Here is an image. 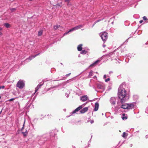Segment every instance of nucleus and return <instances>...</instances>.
Here are the masks:
<instances>
[{"label": "nucleus", "mask_w": 148, "mask_h": 148, "mask_svg": "<svg viewBox=\"0 0 148 148\" xmlns=\"http://www.w3.org/2000/svg\"><path fill=\"white\" fill-rule=\"evenodd\" d=\"M24 124H23V126L22 127L21 131L22 132V133L23 134V136H24L25 137L27 136V134H28V132H27V130H26L25 132H24L23 131V129H24Z\"/></svg>", "instance_id": "nucleus-7"}, {"label": "nucleus", "mask_w": 148, "mask_h": 148, "mask_svg": "<svg viewBox=\"0 0 148 148\" xmlns=\"http://www.w3.org/2000/svg\"><path fill=\"white\" fill-rule=\"evenodd\" d=\"M90 123L91 124H92L94 123V121L92 120L90 121Z\"/></svg>", "instance_id": "nucleus-35"}, {"label": "nucleus", "mask_w": 148, "mask_h": 148, "mask_svg": "<svg viewBox=\"0 0 148 148\" xmlns=\"http://www.w3.org/2000/svg\"><path fill=\"white\" fill-rule=\"evenodd\" d=\"M105 46H106V45H103V47H105Z\"/></svg>", "instance_id": "nucleus-39"}, {"label": "nucleus", "mask_w": 148, "mask_h": 148, "mask_svg": "<svg viewBox=\"0 0 148 148\" xmlns=\"http://www.w3.org/2000/svg\"><path fill=\"white\" fill-rule=\"evenodd\" d=\"M116 99L114 97H111L110 99V102L112 105H114L116 101Z\"/></svg>", "instance_id": "nucleus-5"}, {"label": "nucleus", "mask_w": 148, "mask_h": 148, "mask_svg": "<svg viewBox=\"0 0 148 148\" xmlns=\"http://www.w3.org/2000/svg\"><path fill=\"white\" fill-rule=\"evenodd\" d=\"M0 71H1V70H0Z\"/></svg>", "instance_id": "nucleus-46"}, {"label": "nucleus", "mask_w": 148, "mask_h": 148, "mask_svg": "<svg viewBox=\"0 0 148 148\" xmlns=\"http://www.w3.org/2000/svg\"><path fill=\"white\" fill-rule=\"evenodd\" d=\"M71 74V73H70L69 74H67L66 75V76L67 77H68Z\"/></svg>", "instance_id": "nucleus-31"}, {"label": "nucleus", "mask_w": 148, "mask_h": 148, "mask_svg": "<svg viewBox=\"0 0 148 148\" xmlns=\"http://www.w3.org/2000/svg\"><path fill=\"white\" fill-rule=\"evenodd\" d=\"M143 22V20H141L139 22H140V23H142Z\"/></svg>", "instance_id": "nucleus-36"}, {"label": "nucleus", "mask_w": 148, "mask_h": 148, "mask_svg": "<svg viewBox=\"0 0 148 148\" xmlns=\"http://www.w3.org/2000/svg\"><path fill=\"white\" fill-rule=\"evenodd\" d=\"M42 33V30H40L38 31V34L39 36H41Z\"/></svg>", "instance_id": "nucleus-23"}, {"label": "nucleus", "mask_w": 148, "mask_h": 148, "mask_svg": "<svg viewBox=\"0 0 148 148\" xmlns=\"http://www.w3.org/2000/svg\"><path fill=\"white\" fill-rule=\"evenodd\" d=\"M15 99V98H12V99H9V101H12L14 100Z\"/></svg>", "instance_id": "nucleus-28"}, {"label": "nucleus", "mask_w": 148, "mask_h": 148, "mask_svg": "<svg viewBox=\"0 0 148 148\" xmlns=\"http://www.w3.org/2000/svg\"><path fill=\"white\" fill-rule=\"evenodd\" d=\"M125 84L123 83L120 85L118 90V97L121 99V102L122 103L129 99L128 97L126 95V91L125 89Z\"/></svg>", "instance_id": "nucleus-1"}, {"label": "nucleus", "mask_w": 148, "mask_h": 148, "mask_svg": "<svg viewBox=\"0 0 148 148\" xmlns=\"http://www.w3.org/2000/svg\"><path fill=\"white\" fill-rule=\"evenodd\" d=\"M143 19L144 20H147V18L145 16H144L143 17Z\"/></svg>", "instance_id": "nucleus-30"}, {"label": "nucleus", "mask_w": 148, "mask_h": 148, "mask_svg": "<svg viewBox=\"0 0 148 148\" xmlns=\"http://www.w3.org/2000/svg\"><path fill=\"white\" fill-rule=\"evenodd\" d=\"M112 73V71H110V72H109V74H110V73Z\"/></svg>", "instance_id": "nucleus-38"}, {"label": "nucleus", "mask_w": 148, "mask_h": 148, "mask_svg": "<svg viewBox=\"0 0 148 148\" xmlns=\"http://www.w3.org/2000/svg\"><path fill=\"white\" fill-rule=\"evenodd\" d=\"M1 96H0V99H1Z\"/></svg>", "instance_id": "nucleus-45"}, {"label": "nucleus", "mask_w": 148, "mask_h": 148, "mask_svg": "<svg viewBox=\"0 0 148 148\" xmlns=\"http://www.w3.org/2000/svg\"><path fill=\"white\" fill-rule=\"evenodd\" d=\"M25 86L24 82L21 80H19L16 86L20 88H22Z\"/></svg>", "instance_id": "nucleus-3"}, {"label": "nucleus", "mask_w": 148, "mask_h": 148, "mask_svg": "<svg viewBox=\"0 0 148 148\" xmlns=\"http://www.w3.org/2000/svg\"><path fill=\"white\" fill-rule=\"evenodd\" d=\"M71 0H64V1L67 3L68 5H71V4L70 2Z\"/></svg>", "instance_id": "nucleus-20"}, {"label": "nucleus", "mask_w": 148, "mask_h": 148, "mask_svg": "<svg viewBox=\"0 0 148 148\" xmlns=\"http://www.w3.org/2000/svg\"><path fill=\"white\" fill-rule=\"evenodd\" d=\"M81 113H84L85 112H80Z\"/></svg>", "instance_id": "nucleus-37"}, {"label": "nucleus", "mask_w": 148, "mask_h": 148, "mask_svg": "<svg viewBox=\"0 0 148 148\" xmlns=\"http://www.w3.org/2000/svg\"><path fill=\"white\" fill-rule=\"evenodd\" d=\"M86 53L87 51L85 50H83L80 53L82 54H85Z\"/></svg>", "instance_id": "nucleus-21"}, {"label": "nucleus", "mask_w": 148, "mask_h": 148, "mask_svg": "<svg viewBox=\"0 0 148 148\" xmlns=\"http://www.w3.org/2000/svg\"><path fill=\"white\" fill-rule=\"evenodd\" d=\"M88 97L86 95L82 96L80 98V99L83 101H85L88 99Z\"/></svg>", "instance_id": "nucleus-9"}, {"label": "nucleus", "mask_w": 148, "mask_h": 148, "mask_svg": "<svg viewBox=\"0 0 148 148\" xmlns=\"http://www.w3.org/2000/svg\"><path fill=\"white\" fill-rule=\"evenodd\" d=\"M93 71H91L89 73V74L88 76L89 78L90 77L92 76Z\"/></svg>", "instance_id": "nucleus-18"}, {"label": "nucleus", "mask_w": 148, "mask_h": 148, "mask_svg": "<svg viewBox=\"0 0 148 148\" xmlns=\"http://www.w3.org/2000/svg\"><path fill=\"white\" fill-rule=\"evenodd\" d=\"M123 117H122V119L124 120V119H127V116H125V114H123Z\"/></svg>", "instance_id": "nucleus-19"}, {"label": "nucleus", "mask_w": 148, "mask_h": 148, "mask_svg": "<svg viewBox=\"0 0 148 148\" xmlns=\"http://www.w3.org/2000/svg\"><path fill=\"white\" fill-rule=\"evenodd\" d=\"M101 37L103 41H106L108 38V33L105 32H103L101 35Z\"/></svg>", "instance_id": "nucleus-4"}, {"label": "nucleus", "mask_w": 148, "mask_h": 148, "mask_svg": "<svg viewBox=\"0 0 148 148\" xmlns=\"http://www.w3.org/2000/svg\"><path fill=\"white\" fill-rule=\"evenodd\" d=\"M88 110V108L87 107L84 108L81 111H87Z\"/></svg>", "instance_id": "nucleus-25"}, {"label": "nucleus", "mask_w": 148, "mask_h": 148, "mask_svg": "<svg viewBox=\"0 0 148 148\" xmlns=\"http://www.w3.org/2000/svg\"><path fill=\"white\" fill-rule=\"evenodd\" d=\"M71 79H69L66 81V83H68L71 81Z\"/></svg>", "instance_id": "nucleus-32"}, {"label": "nucleus", "mask_w": 148, "mask_h": 148, "mask_svg": "<svg viewBox=\"0 0 148 148\" xmlns=\"http://www.w3.org/2000/svg\"><path fill=\"white\" fill-rule=\"evenodd\" d=\"M107 77V76L106 75H104V76H103V78L104 79H106Z\"/></svg>", "instance_id": "nucleus-34"}, {"label": "nucleus", "mask_w": 148, "mask_h": 148, "mask_svg": "<svg viewBox=\"0 0 148 148\" xmlns=\"http://www.w3.org/2000/svg\"><path fill=\"white\" fill-rule=\"evenodd\" d=\"M82 105H81L75 109L73 111H79L82 108Z\"/></svg>", "instance_id": "nucleus-13"}, {"label": "nucleus", "mask_w": 148, "mask_h": 148, "mask_svg": "<svg viewBox=\"0 0 148 148\" xmlns=\"http://www.w3.org/2000/svg\"><path fill=\"white\" fill-rule=\"evenodd\" d=\"M97 88L99 89H103V87L100 84H98L97 85Z\"/></svg>", "instance_id": "nucleus-16"}, {"label": "nucleus", "mask_w": 148, "mask_h": 148, "mask_svg": "<svg viewBox=\"0 0 148 148\" xmlns=\"http://www.w3.org/2000/svg\"><path fill=\"white\" fill-rule=\"evenodd\" d=\"M99 104L98 102H96L95 104V107L94 108V110L95 111H97L99 108Z\"/></svg>", "instance_id": "nucleus-10"}, {"label": "nucleus", "mask_w": 148, "mask_h": 148, "mask_svg": "<svg viewBox=\"0 0 148 148\" xmlns=\"http://www.w3.org/2000/svg\"><path fill=\"white\" fill-rule=\"evenodd\" d=\"M83 25H80L74 27L71 29L69 30L67 32H66L64 34V36L66 35L69 32H71L73 31L74 30H77L82 27H83Z\"/></svg>", "instance_id": "nucleus-2"}, {"label": "nucleus", "mask_w": 148, "mask_h": 148, "mask_svg": "<svg viewBox=\"0 0 148 148\" xmlns=\"http://www.w3.org/2000/svg\"><path fill=\"white\" fill-rule=\"evenodd\" d=\"M1 112H2L1 111V112H0V114L1 113Z\"/></svg>", "instance_id": "nucleus-44"}, {"label": "nucleus", "mask_w": 148, "mask_h": 148, "mask_svg": "<svg viewBox=\"0 0 148 148\" xmlns=\"http://www.w3.org/2000/svg\"><path fill=\"white\" fill-rule=\"evenodd\" d=\"M2 29L1 27H0V30H2Z\"/></svg>", "instance_id": "nucleus-42"}, {"label": "nucleus", "mask_w": 148, "mask_h": 148, "mask_svg": "<svg viewBox=\"0 0 148 148\" xmlns=\"http://www.w3.org/2000/svg\"><path fill=\"white\" fill-rule=\"evenodd\" d=\"M4 26L7 28H9L10 26V25L8 23H4Z\"/></svg>", "instance_id": "nucleus-17"}, {"label": "nucleus", "mask_w": 148, "mask_h": 148, "mask_svg": "<svg viewBox=\"0 0 148 148\" xmlns=\"http://www.w3.org/2000/svg\"><path fill=\"white\" fill-rule=\"evenodd\" d=\"M60 27V25H54L53 27L54 29L55 30H56Z\"/></svg>", "instance_id": "nucleus-24"}, {"label": "nucleus", "mask_w": 148, "mask_h": 148, "mask_svg": "<svg viewBox=\"0 0 148 148\" xmlns=\"http://www.w3.org/2000/svg\"><path fill=\"white\" fill-rule=\"evenodd\" d=\"M42 85V84H39L35 88V92H36L40 88V87Z\"/></svg>", "instance_id": "nucleus-15"}, {"label": "nucleus", "mask_w": 148, "mask_h": 148, "mask_svg": "<svg viewBox=\"0 0 148 148\" xmlns=\"http://www.w3.org/2000/svg\"><path fill=\"white\" fill-rule=\"evenodd\" d=\"M10 10L11 12H12L15 11L16 9L15 8H12L10 9Z\"/></svg>", "instance_id": "nucleus-26"}, {"label": "nucleus", "mask_w": 148, "mask_h": 148, "mask_svg": "<svg viewBox=\"0 0 148 148\" xmlns=\"http://www.w3.org/2000/svg\"><path fill=\"white\" fill-rule=\"evenodd\" d=\"M127 134L125 132H124L123 133L122 137L123 138H125V137L127 136Z\"/></svg>", "instance_id": "nucleus-22"}, {"label": "nucleus", "mask_w": 148, "mask_h": 148, "mask_svg": "<svg viewBox=\"0 0 148 148\" xmlns=\"http://www.w3.org/2000/svg\"><path fill=\"white\" fill-rule=\"evenodd\" d=\"M128 106V103L125 104H124L122 105L121 106V108L124 109H127Z\"/></svg>", "instance_id": "nucleus-11"}, {"label": "nucleus", "mask_w": 148, "mask_h": 148, "mask_svg": "<svg viewBox=\"0 0 148 148\" xmlns=\"http://www.w3.org/2000/svg\"><path fill=\"white\" fill-rule=\"evenodd\" d=\"M76 112H75V111H74V112H73V114H74V113H75Z\"/></svg>", "instance_id": "nucleus-41"}, {"label": "nucleus", "mask_w": 148, "mask_h": 148, "mask_svg": "<svg viewBox=\"0 0 148 148\" xmlns=\"http://www.w3.org/2000/svg\"><path fill=\"white\" fill-rule=\"evenodd\" d=\"M64 79H66V77H64Z\"/></svg>", "instance_id": "nucleus-43"}, {"label": "nucleus", "mask_w": 148, "mask_h": 148, "mask_svg": "<svg viewBox=\"0 0 148 148\" xmlns=\"http://www.w3.org/2000/svg\"><path fill=\"white\" fill-rule=\"evenodd\" d=\"M56 7H57V8H59V7H61L62 6L59 3L57 4L56 5Z\"/></svg>", "instance_id": "nucleus-27"}, {"label": "nucleus", "mask_w": 148, "mask_h": 148, "mask_svg": "<svg viewBox=\"0 0 148 148\" xmlns=\"http://www.w3.org/2000/svg\"><path fill=\"white\" fill-rule=\"evenodd\" d=\"M4 88V86H0V89H1V88Z\"/></svg>", "instance_id": "nucleus-33"}, {"label": "nucleus", "mask_w": 148, "mask_h": 148, "mask_svg": "<svg viewBox=\"0 0 148 148\" xmlns=\"http://www.w3.org/2000/svg\"><path fill=\"white\" fill-rule=\"evenodd\" d=\"M39 53H38L36 55H35L34 56H29L28 58H27V59H29L30 60H32L33 58H34L35 57L39 55Z\"/></svg>", "instance_id": "nucleus-14"}, {"label": "nucleus", "mask_w": 148, "mask_h": 148, "mask_svg": "<svg viewBox=\"0 0 148 148\" xmlns=\"http://www.w3.org/2000/svg\"><path fill=\"white\" fill-rule=\"evenodd\" d=\"M2 35V33L1 32H0V35Z\"/></svg>", "instance_id": "nucleus-40"}, {"label": "nucleus", "mask_w": 148, "mask_h": 148, "mask_svg": "<svg viewBox=\"0 0 148 148\" xmlns=\"http://www.w3.org/2000/svg\"><path fill=\"white\" fill-rule=\"evenodd\" d=\"M128 106L127 107V109L128 110L134 108L136 107V106L134 105V104L133 103H128Z\"/></svg>", "instance_id": "nucleus-6"}, {"label": "nucleus", "mask_w": 148, "mask_h": 148, "mask_svg": "<svg viewBox=\"0 0 148 148\" xmlns=\"http://www.w3.org/2000/svg\"><path fill=\"white\" fill-rule=\"evenodd\" d=\"M82 44H80L78 45V46H77V50L79 51H80L82 50Z\"/></svg>", "instance_id": "nucleus-12"}, {"label": "nucleus", "mask_w": 148, "mask_h": 148, "mask_svg": "<svg viewBox=\"0 0 148 148\" xmlns=\"http://www.w3.org/2000/svg\"><path fill=\"white\" fill-rule=\"evenodd\" d=\"M100 60H97L95 62L91 64L90 66V67H94L97 65V64L99 62Z\"/></svg>", "instance_id": "nucleus-8"}, {"label": "nucleus", "mask_w": 148, "mask_h": 148, "mask_svg": "<svg viewBox=\"0 0 148 148\" xmlns=\"http://www.w3.org/2000/svg\"><path fill=\"white\" fill-rule=\"evenodd\" d=\"M110 80V79L109 78H108V79H106L105 80V81L106 82H107L109 81Z\"/></svg>", "instance_id": "nucleus-29"}]
</instances>
